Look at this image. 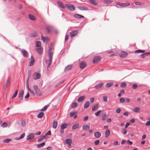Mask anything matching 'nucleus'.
I'll return each instance as SVG.
<instances>
[{"label": "nucleus", "mask_w": 150, "mask_h": 150, "mask_svg": "<svg viewBox=\"0 0 150 150\" xmlns=\"http://www.w3.org/2000/svg\"><path fill=\"white\" fill-rule=\"evenodd\" d=\"M49 59L48 60H46V62L47 63V62H48V64L47 67V68L48 69V68L50 67L51 62L52 60V53L50 52L49 54Z\"/></svg>", "instance_id": "nucleus-1"}, {"label": "nucleus", "mask_w": 150, "mask_h": 150, "mask_svg": "<svg viewBox=\"0 0 150 150\" xmlns=\"http://www.w3.org/2000/svg\"><path fill=\"white\" fill-rule=\"evenodd\" d=\"M49 59L48 60H46V62L47 63V62H48V64L47 67V68L48 69V68L50 67L51 62L52 60V53L50 52L49 54Z\"/></svg>", "instance_id": "nucleus-2"}, {"label": "nucleus", "mask_w": 150, "mask_h": 150, "mask_svg": "<svg viewBox=\"0 0 150 150\" xmlns=\"http://www.w3.org/2000/svg\"><path fill=\"white\" fill-rule=\"evenodd\" d=\"M65 6L67 8L71 11H73L75 9V6L72 4L69 5L68 4H66Z\"/></svg>", "instance_id": "nucleus-3"}, {"label": "nucleus", "mask_w": 150, "mask_h": 150, "mask_svg": "<svg viewBox=\"0 0 150 150\" xmlns=\"http://www.w3.org/2000/svg\"><path fill=\"white\" fill-rule=\"evenodd\" d=\"M30 61L29 64V66H32L33 65L35 62V59L31 55L30 57V59H29Z\"/></svg>", "instance_id": "nucleus-4"}, {"label": "nucleus", "mask_w": 150, "mask_h": 150, "mask_svg": "<svg viewBox=\"0 0 150 150\" xmlns=\"http://www.w3.org/2000/svg\"><path fill=\"white\" fill-rule=\"evenodd\" d=\"M101 57L99 56L95 57L93 59V62L94 63H97L100 60Z\"/></svg>", "instance_id": "nucleus-5"}, {"label": "nucleus", "mask_w": 150, "mask_h": 150, "mask_svg": "<svg viewBox=\"0 0 150 150\" xmlns=\"http://www.w3.org/2000/svg\"><path fill=\"white\" fill-rule=\"evenodd\" d=\"M127 55V52L125 51H122L120 54L119 56L121 58H124L126 57Z\"/></svg>", "instance_id": "nucleus-6"}, {"label": "nucleus", "mask_w": 150, "mask_h": 150, "mask_svg": "<svg viewBox=\"0 0 150 150\" xmlns=\"http://www.w3.org/2000/svg\"><path fill=\"white\" fill-rule=\"evenodd\" d=\"M78 33L77 30H73L70 33V35L71 37L72 38L76 36Z\"/></svg>", "instance_id": "nucleus-7"}, {"label": "nucleus", "mask_w": 150, "mask_h": 150, "mask_svg": "<svg viewBox=\"0 0 150 150\" xmlns=\"http://www.w3.org/2000/svg\"><path fill=\"white\" fill-rule=\"evenodd\" d=\"M41 75L38 73H35L33 75V78L34 79H39Z\"/></svg>", "instance_id": "nucleus-8"}, {"label": "nucleus", "mask_w": 150, "mask_h": 150, "mask_svg": "<svg viewBox=\"0 0 150 150\" xmlns=\"http://www.w3.org/2000/svg\"><path fill=\"white\" fill-rule=\"evenodd\" d=\"M57 4L59 7L61 8L64 9L66 7L65 5H64L63 3L60 1H57Z\"/></svg>", "instance_id": "nucleus-9"}, {"label": "nucleus", "mask_w": 150, "mask_h": 150, "mask_svg": "<svg viewBox=\"0 0 150 150\" xmlns=\"http://www.w3.org/2000/svg\"><path fill=\"white\" fill-rule=\"evenodd\" d=\"M86 66V63L84 62H82L80 64V67L81 69H83Z\"/></svg>", "instance_id": "nucleus-10"}, {"label": "nucleus", "mask_w": 150, "mask_h": 150, "mask_svg": "<svg viewBox=\"0 0 150 150\" xmlns=\"http://www.w3.org/2000/svg\"><path fill=\"white\" fill-rule=\"evenodd\" d=\"M36 50L38 53L40 54L42 53V48L41 47L36 48Z\"/></svg>", "instance_id": "nucleus-11"}, {"label": "nucleus", "mask_w": 150, "mask_h": 150, "mask_svg": "<svg viewBox=\"0 0 150 150\" xmlns=\"http://www.w3.org/2000/svg\"><path fill=\"white\" fill-rule=\"evenodd\" d=\"M21 52L23 57H27L28 56L27 51L23 49L21 50Z\"/></svg>", "instance_id": "nucleus-12"}, {"label": "nucleus", "mask_w": 150, "mask_h": 150, "mask_svg": "<svg viewBox=\"0 0 150 150\" xmlns=\"http://www.w3.org/2000/svg\"><path fill=\"white\" fill-rule=\"evenodd\" d=\"M35 136V134L31 133L29 134V142H31L34 141V140H29L30 139L33 138Z\"/></svg>", "instance_id": "nucleus-13"}, {"label": "nucleus", "mask_w": 150, "mask_h": 150, "mask_svg": "<svg viewBox=\"0 0 150 150\" xmlns=\"http://www.w3.org/2000/svg\"><path fill=\"white\" fill-rule=\"evenodd\" d=\"M90 128V126L88 125H85L82 127V129L84 130L87 131Z\"/></svg>", "instance_id": "nucleus-14"}, {"label": "nucleus", "mask_w": 150, "mask_h": 150, "mask_svg": "<svg viewBox=\"0 0 150 150\" xmlns=\"http://www.w3.org/2000/svg\"><path fill=\"white\" fill-rule=\"evenodd\" d=\"M57 122L55 120H54L53 121V124L52 126V128L54 129H55L57 128Z\"/></svg>", "instance_id": "nucleus-15"}, {"label": "nucleus", "mask_w": 150, "mask_h": 150, "mask_svg": "<svg viewBox=\"0 0 150 150\" xmlns=\"http://www.w3.org/2000/svg\"><path fill=\"white\" fill-rule=\"evenodd\" d=\"M101 133L99 132H96L94 134V136L96 138H99L101 136Z\"/></svg>", "instance_id": "nucleus-16"}, {"label": "nucleus", "mask_w": 150, "mask_h": 150, "mask_svg": "<svg viewBox=\"0 0 150 150\" xmlns=\"http://www.w3.org/2000/svg\"><path fill=\"white\" fill-rule=\"evenodd\" d=\"M103 85V83H101L98 85H96L95 86V88L96 89H99Z\"/></svg>", "instance_id": "nucleus-17"}, {"label": "nucleus", "mask_w": 150, "mask_h": 150, "mask_svg": "<svg viewBox=\"0 0 150 150\" xmlns=\"http://www.w3.org/2000/svg\"><path fill=\"white\" fill-rule=\"evenodd\" d=\"M74 17L76 18H84V17L83 16L76 14L74 15Z\"/></svg>", "instance_id": "nucleus-18"}, {"label": "nucleus", "mask_w": 150, "mask_h": 150, "mask_svg": "<svg viewBox=\"0 0 150 150\" xmlns=\"http://www.w3.org/2000/svg\"><path fill=\"white\" fill-rule=\"evenodd\" d=\"M65 141L66 143L69 145H71L72 142V140L69 139H66Z\"/></svg>", "instance_id": "nucleus-19"}, {"label": "nucleus", "mask_w": 150, "mask_h": 150, "mask_svg": "<svg viewBox=\"0 0 150 150\" xmlns=\"http://www.w3.org/2000/svg\"><path fill=\"white\" fill-rule=\"evenodd\" d=\"M90 105V102L89 101H87L85 103L84 105V108L85 109L87 108Z\"/></svg>", "instance_id": "nucleus-20"}, {"label": "nucleus", "mask_w": 150, "mask_h": 150, "mask_svg": "<svg viewBox=\"0 0 150 150\" xmlns=\"http://www.w3.org/2000/svg\"><path fill=\"white\" fill-rule=\"evenodd\" d=\"M85 97V96H84L80 97L77 99V101L79 103L81 102L84 99Z\"/></svg>", "instance_id": "nucleus-21"}, {"label": "nucleus", "mask_w": 150, "mask_h": 150, "mask_svg": "<svg viewBox=\"0 0 150 150\" xmlns=\"http://www.w3.org/2000/svg\"><path fill=\"white\" fill-rule=\"evenodd\" d=\"M72 67V65L71 64L69 65L66 67L65 68V71H69L71 69Z\"/></svg>", "instance_id": "nucleus-22"}, {"label": "nucleus", "mask_w": 150, "mask_h": 150, "mask_svg": "<svg viewBox=\"0 0 150 150\" xmlns=\"http://www.w3.org/2000/svg\"><path fill=\"white\" fill-rule=\"evenodd\" d=\"M24 91L22 89L21 90L19 94V98H21V99H22L23 94L24 93Z\"/></svg>", "instance_id": "nucleus-23"}, {"label": "nucleus", "mask_w": 150, "mask_h": 150, "mask_svg": "<svg viewBox=\"0 0 150 150\" xmlns=\"http://www.w3.org/2000/svg\"><path fill=\"white\" fill-rule=\"evenodd\" d=\"M42 40L44 42H47L48 40V38L43 37L42 35H41Z\"/></svg>", "instance_id": "nucleus-24"}, {"label": "nucleus", "mask_w": 150, "mask_h": 150, "mask_svg": "<svg viewBox=\"0 0 150 150\" xmlns=\"http://www.w3.org/2000/svg\"><path fill=\"white\" fill-rule=\"evenodd\" d=\"M78 8L79 10L82 11L88 10V8L85 6H80L78 7Z\"/></svg>", "instance_id": "nucleus-25"}, {"label": "nucleus", "mask_w": 150, "mask_h": 150, "mask_svg": "<svg viewBox=\"0 0 150 150\" xmlns=\"http://www.w3.org/2000/svg\"><path fill=\"white\" fill-rule=\"evenodd\" d=\"M25 133H23L19 137H17L15 138V139L16 140H19L20 139H22L25 136Z\"/></svg>", "instance_id": "nucleus-26"}, {"label": "nucleus", "mask_w": 150, "mask_h": 150, "mask_svg": "<svg viewBox=\"0 0 150 150\" xmlns=\"http://www.w3.org/2000/svg\"><path fill=\"white\" fill-rule=\"evenodd\" d=\"M79 126V124L78 123L74 125L72 127V128L73 129H75L77 128Z\"/></svg>", "instance_id": "nucleus-27"}, {"label": "nucleus", "mask_w": 150, "mask_h": 150, "mask_svg": "<svg viewBox=\"0 0 150 150\" xmlns=\"http://www.w3.org/2000/svg\"><path fill=\"white\" fill-rule=\"evenodd\" d=\"M99 104H97L96 105H94L92 108V110L93 111L95 110L99 106Z\"/></svg>", "instance_id": "nucleus-28"}, {"label": "nucleus", "mask_w": 150, "mask_h": 150, "mask_svg": "<svg viewBox=\"0 0 150 150\" xmlns=\"http://www.w3.org/2000/svg\"><path fill=\"white\" fill-rule=\"evenodd\" d=\"M77 106V104L76 102H74L72 103L71 105V108L72 109H74Z\"/></svg>", "instance_id": "nucleus-29"}, {"label": "nucleus", "mask_w": 150, "mask_h": 150, "mask_svg": "<svg viewBox=\"0 0 150 150\" xmlns=\"http://www.w3.org/2000/svg\"><path fill=\"white\" fill-rule=\"evenodd\" d=\"M112 1L111 0H104L103 2L104 4H110L112 2Z\"/></svg>", "instance_id": "nucleus-30"}, {"label": "nucleus", "mask_w": 150, "mask_h": 150, "mask_svg": "<svg viewBox=\"0 0 150 150\" xmlns=\"http://www.w3.org/2000/svg\"><path fill=\"white\" fill-rule=\"evenodd\" d=\"M29 18L30 20L32 21H34L36 19L35 17L29 14Z\"/></svg>", "instance_id": "nucleus-31"}, {"label": "nucleus", "mask_w": 150, "mask_h": 150, "mask_svg": "<svg viewBox=\"0 0 150 150\" xmlns=\"http://www.w3.org/2000/svg\"><path fill=\"white\" fill-rule=\"evenodd\" d=\"M33 88L35 91V92L36 93L38 94H39V92H38V86L36 85H35L33 86Z\"/></svg>", "instance_id": "nucleus-32"}, {"label": "nucleus", "mask_w": 150, "mask_h": 150, "mask_svg": "<svg viewBox=\"0 0 150 150\" xmlns=\"http://www.w3.org/2000/svg\"><path fill=\"white\" fill-rule=\"evenodd\" d=\"M148 54H150V52H147L144 54H142L141 55V57L143 58L145 56H146Z\"/></svg>", "instance_id": "nucleus-33"}, {"label": "nucleus", "mask_w": 150, "mask_h": 150, "mask_svg": "<svg viewBox=\"0 0 150 150\" xmlns=\"http://www.w3.org/2000/svg\"><path fill=\"white\" fill-rule=\"evenodd\" d=\"M133 110L135 112H138L140 111V108L138 107L135 108L133 109Z\"/></svg>", "instance_id": "nucleus-34"}, {"label": "nucleus", "mask_w": 150, "mask_h": 150, "mask_svg": "<svg viewBox=\"0 0 150 150\" xmlns=\"http://www.w3.org/2000/svg\"><path fill=\"white\" fill-rule=\"evenodd\" d=\"M68 124L66 123H64L61 126V127L63 129H65L67 127Z\"/></svg>", "instance_id": "nucleus-35"}, {"label": "nucleus", "mask_w": 150, "mask_h": 150, "mask_svg": "<svg viewBox=\"0 0 150 150\" xmlns=\"http://www.w3.org/2000/svg\"><path fill=\"white\" fill-rule=\"evenodd\" d=\"M36 46L37 47H40L41 43L39 41H36L35 42Z\"/></svg>", "instance_id": "nucleus-36"}, {"label": "nucleus", "mask_w": 150, "mask_h": 150, "mask_svg": "<svg viewBox=\"0 0 150 150\" xmlns=\"http://www.w3.org/2000/svg\"><path fill=\"white\" fill-rule=\"evenodd\" d=\"M113 85V84L112 83L109 82L107 83L106 84V86L107 88H109L111 86H112Z\"/></svg>", "instance_id": "nucleus-37"}, {"label": "nucleus", "mask_w": 150, "mask_h": 150, "mask_svg": "<svg viewBox=\"0 0 150 150\" xmlns=\"http://www.w3.org/2000/svg\"><path fill=\"white\" fill-rule=\"evenodd\" d=\"M45 144V142H43L41 144H38L37 146L38 148H40L43 147Z\"/></svg>", "instance_id": "nucleus-38"}, {"label": "nucleus", "mask_w": 150, "mask_h": 150, "mask_svg": "<svg viewBox=\"0 0 150 150\" xmlns=\"http://www.w3.org/2000/svg\"><path fill=\"white\" fill-rule=\"evenodd\" d=\"M130 5V4L129 3H125L122 4H121V6L122 7H124L127 6H129Z\"/></svg>", "instance_id": "nucleus-39"}, {"label": "nucleus", "mask_w": 150, "mask_h": 150, "mask_svg": "<svg viewBox=\"0 0 150 150\" xmlns=\"http://www.w3.org/2000/svg\"><path fill=\"white\" fill-rule=\"evenodd\" d=\"M43 115V112H40L38 115L37 117L39 118H41L42 117Z\"/></svg>", "instance_id": "nucleus-40"}, {"label": "nucleus", "mask_w": 150, "mask_h": 150, "mask_svg": "<svg viewBox=\"0 0 150 150\" xmlns=\"http://www.w3.org/2000/svg\"><path fill=\"white\" fill-rule=\"evenodd\" d=\"M9 84V80L8 79L7 80L6 84L5 87H4V89H6L8 87V86Z\"/></svg>", "instance_id": "nucleus-41"}, {"label": "nucleus", "mask_w": 150, "mask_h": 150, "mask_svg": "<svg viewBox=\"0 0 150 150\" xmlns=\"http://www.w3.org/2000/svg\"><path fill=\"white\" fill-rule=\"evenodd\" d=\"M48 106H49L48 105H46L43 108H42L41 110V111H45L47 109V108H48Z\"/></svg>", "instance_id": "nucleus-42"}, {"label": "nucleus", "mask_w": 150, "mask_h": 150, "mask_svg": "<svg viewBox=\"0 0 150 150\" xmlns=\"http://www.w3.org/2000/svg\"><path fill=\"white\" fill-rule=\"evenodd\" d=\"M18 92V90H16L15 92V93H14V94H13V95L12 96V98H15L16 97V96L17 95Z\"/></svg>", "instance_id": "nucleus-43"}, {"label": "nucleus", "mask_w": 150, "mask_h": 150, "mask_svg": "<svg viewBox=\"0 0 150 150\" xmlns=\"http://www.w3.org/2000/svg\"><path fill=\"white\" fill-rule=\"evenodd\" d=\"M11 141V139H7L4 140L3 142L4 143H8Z\"/></svg>", "instance_id": "nucleus-44"}, {"label": "nucleus", "mask_w": 150, "mask_h": 150, "mask_svg": "<svg viewBox=\"0 0 150 150\" xmlns=\"http://www.w3.org/2000/svg\"><path fill=\"white\" fill-rule=\"evenodd\" d=\"M90 2L92 4L96 5L97 4L95 0H90Z\"/></svg>", "instance_id": "nucleus-45"}, {"label": "nucleus", "mask_w": 150, "mask_h": 150, "mask_svg": "<svg viewBox=\"0 0 150 150\" xmlns=\"http://www.w3.org/2000/svg\"><path fill=\"white\" fill-rule=\"evenodd\" d=\"M145 52V50H138L135 51V53H139L141 52Z\"/></svg>", "instance_id": "nucleus-46"}, {"label": "nucleus", "mask_w": 150, "mask_h": 150, "mask_svg": "<svg viewBox=\"0 0 150 150\" xmlns=\"http://www.w3.org/2000/svg\"><path fill=\"white\" fill-rule=\"evenodd\" d=\"M36 35V33L35 32H34L33 33L30 34V37L31 38L35 37Z\"/></svg>", "instance_id": "nucleus-47"}, {"label": "nucleus", "mask_w": 150, "mask_h": 150, "mask_svg": "<svg viewBox=\"0 0 150 150\" xmlns=\"http://www.w3.org/2000/svg\"><path fill=\"white\" fill-rule=\"evenodd\" d=\"M105 135H110V131L109 129H107L105 132Z\"/></svg>", "instance_id": "nucleus-48"}, {"label": "nucleus", "mask_w": 150, "mask_h": 150, "mask_svg": "<svg viewBox=\"0 0 150 150\" xmlns=\"http://www.w3.org/2000/svg\"><path fill=\"white\" fill-rule=\"evenodd\" d=\"M120 101L121 103H123L125 102V100L123 98H121L120 99Z\"/></svg>", "instance_id": "nucleus-49"}, {"label": "nucleus", "mask_w": 150, "mask_h": 150, "mask_svg": "<svg viewBox=\"0 0 150 150\" xmlns=\"http://www.w3.org/2000/svg\"><path fill=\"white\" fill-rule=\"evenodd\" d=\"M7 126V123L6 122H4L1 125V127L3 128L6 127Z\"/></svg>", "instance_id": "nucleus-50"}, {"label": "nucleus", "mask_w": 150, "mask_h": 150, "mask_svg": "<svg viewBox=\"0 0 150 150\" xmlns=\"http://www.w3.org/2000/svg\"><path fill=\"white\" fill-rule=\"evenodd\" d=\"M126 86V84L125 82H123L120 84V87L122 88L125 87Z\"/></svg>", "instance_id": "nucleus-51"}, {"label": "nucleus", "mask_w": 150, "mask_h": 150, "mask_svg": "<svg viewBox=\"0 0 150 150\" xmlns=\"http://www.w3.org/2000/svg\"><path fill=\"white\" fill-rule=\"evenodd\" d=\"M137 85L136 84L134 83L133 84L132 88L133 89H135L137 88Z\"/></svg>", "instance_id": "nucleus-52"}, {"label": "nucleus", "mask_w": 150, "mask_h": 150, "mask_svg": "<svg viewBox=\"0 0 150 150\" xmlns=\"http://www.w3.org/2000/svg\"><path fill=\"white\" fill-rule=\"evenodd\" d=\"M103 100L105 102L107 101L108 99L107 97L106 96H103Z\"/></svg>", "instance_id": "nucleus-53"}, {"label": "nucleus", "mask_w": 150, "mask_h": 150, "mask_svg": "<svg viewBox=\"0 0 150 150\" xmlns=\"http://www.w3.org/2000/svg\"><path fill=\"white\" fill-rule=\"evenodd\" d=\"M76 112H73L70 113V116L72 117L74 116V115H76Z\"/></svg>", "instance_id": "nucleus-54"}, {"label": "nucleus", "mask_w": 150, "mask_h": 150, "mask_svg": "<svg viewBox=\"0 0 150 150\" xmlns=\"http://www.w3.org/2000/svg\"><path fill=\"white\" fill-rule=\"evenodd\" d=\"M64 132V129H63L61 127L60 129V130L59 131V132L61 134H63Z\"/></svg>", "instance_id": "nucleus-55"}, {"label": "nucleus", "mask_w": 150, "mask_h": 150, "mask_svg": "<svg viewBox=\"0 0 150 150\" xmlns=\"http://www.w3.org/2000/svg\"><path fill=\"white\" fill-rule=\"evenodd\" d=\"M52 28V27H50V28L49 27H47V31L48 33H50L51 29Z\"/></svg>", "instance_id": "nucleus-56"}, {"label": "nucleus", "mask_w": 150, "mask_h": 150, "mask_svg": "<svg viewBox=\"0 0 150 150\" xmlns=\"http://www.w3.org/2000/svg\"><path fill=\"white\" fill-rule=\"evenodd\" d=\"M21 123L23 126H24L25 125V121L24 120H21Z\"/></svg>", "instance_id": "nucleus-57"}, {"label": "nucleus", "mask_w": 150, "mask_h": 150, "mask_svg": "<svg viewBox=\"0 0 150 150\" xmlns=\"http://www.w3.org/2000/svg\"><path fill=\"white\" fill-rule=\"evenodd\" d=\"M100 142V141L99 140H97L95 142V144L96 145H97Z\"/></svg>", "instance_id": "nucleus-58"}, {"label": "nucleus", "mask_w": 150, "mask_h": 150, "mask_svg": "<svg viewBox=\"0 0 150 150\" xmlns=\"http://www.w3.org/2000/svg\"><path fill=\"white\" fill-rule=\"evenodd\" d=\"M101 111V110H100L98 111L97 112H96L95 113V115L96 116H98L99 115V113Z\"/></svg>", "instance_id": "nucleus-59"}, {"label": "nucleus", "mask_w": 150, "mask_h": 150, "mask_svg": "<svg viewBox=\"0 0 150 150\" xmlns=\"http://www.w3.org/2000/svg\"><path fill=\"white\" fill-rule=\"evenodd\" d=\"M122 130L123 133L124 134H127V130L126 129H122Z\"/></svg>", "instance_id": "nucleus-60"}, {"label": "nucleus", "mask_w": 150, "mask_h": 150, "mask_svg": "<svg viewBox=\"0 0 150 150\" xmlns=\"http://www.w3.org/2000/svg\"><path fill=\"white\" fill-rule=\"evenodd\" d=\"M43 138L41 136L38 139V142H40L41 141H42L43 139Z\"/></svg>", "instance_id": "nucleus-61"}, {"label": "nucleus", "mask_w": 150, "mask_h": 150, "mask_svg": "<svg viewBox=\"0 0 150 150\" xmlns=\"http://www.w3.org/2000/svg\"><path fill=\"white\" fill-rule=\"evenodd\" d=\"M113 144L115 146H116V145H119L120 144H119L118 143V142L117 141H116L115 142H114L113 143Z\"/></svg>", "instance_id": "nucleus-62"}, {"label": "nucleus", "mask_w": 150, "mask_h": 150, "mask_svg": "<svg viewBox=\"0 0 150 150\" xmlns=\"http://www.w3.org/2000/svg\"><path fill=\"white\" fill-rule=\"evenodd\" d=\"M88 119V116H86L83 119V120L84 121H85L87 120Z\"/></svg>", "instance_id": "nucleus-63"}, {"label": "nucleus", "mask_w": 150, "mask_h": 150, "mask_svg": "<svg viewBox=\"0 0 150 150\" xmlns=\"http://www.w3.org/2000/svg\"><path fill=\"white\" fill-rule=\"evenodd\" d=\"M121 109L119 108H118L116 110V112L117 113H119L121 112Z\"/></svg>", "instance_id": "nucleus-64"}]
</instances>
